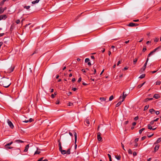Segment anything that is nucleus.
<instances>
[{"instance_id":"nucleus-1","label":"nucleus","mask_w":161,"mask_h":161,"mask_svg":"<svg viewBox=\"0 0 161 161\" xmlns=\"http://www.w3.org/2000/svg\"><path fill=\"white\" fill-rule=\"evenodd\" d=\"M11 79L9 78L3 77L0 81V85L4 87L8 88L11 85Z\"/></svg>"},{"instance_id":"nucleus-58","label":"nucleus","mask_w":161,"mask_h":161,"mask_svg":"<svg viewBox=\"0 0 161 161\" xmlns=\"http://www.w3.org/2000/svg\"><path fill=\"white\" fill-rule=\"evenodd\" d=\"M146 136H143L142 138V140H144L146 138Z\"/></svg>"},{"instance_id":"nucleus-62","label":"nucleus","mask_w":161,"mask_h":161,"mask_svg":"<svg viewBox=\"0 0 161 161\" xmlns=\"http://www.w3.org/2000/svg\"><path fill=\"white\" fill-rule=\"evenodd\" d=\"M158 69L157 70L152 71L151 72L152 74H154L157 71H158Z\"/></svg>"},{"instance_id":"nucleus-42","label":"nucleus","mask_w":161,"mask_h":161,"mask_svg":"<svg viewBox=\"0 0 161 161\" xmlns=\"http://www.w3.org/2000/svg\"><path fill=\"white\" fill-rule=\"evenodd\" d=\"M41 152L40 151H36L35 153L34 154H39Z\"/></svg>"},{"instance_id":"nucleus-13","label":"nucleus","mask_w":161,"mask_h":161,"mask_svg":"<svg viewBox=\"0 0 161 161\" xmlns=\"http://www.w3.org/2000/svg\"><path fill=\"white\" fill-rule=\"evenodd\" d=\"M146 83V82H144L143 83L138 85L137 87V89H138L141 88Z\"/></svg>"},{"instance_id":"nucleus-46","label":"nucleus","mask_w":161,"mask_h":161,"mask_svg":"<svg viewBox=\"0 0 161 161\" xmlns=\"http://www.w3.org/2000/svg\"><path fill=\"white\" fill-rule=\"evenodd\" d=\"M159 39L158 38H155L154 39V41L155 42H157L158 41Z\"/></svg>"},{"instance_id":"nucleus-59","label":"nucleus","mask_w":161,"mask_h":161,"mask_svg":"<svg viewBox=\"0 0 161 161\" xmlns=\"http://www.w3.org/2000/svg\"><path fill=\"white\" fill-rule=\"evenodd\" d=\"M121 61L119 60L118 62L117 65V66L119 65V64H120L121 63Z\"/></svg>"},{"instance_id":"nucleus-47","label":"nucleus","mask_w":161,"mask_h":161,"mask_svg":"<svg viewBox=\"0 0 161 161\" xmlns=\"http://www.w3.org/2000/svg\"><path fill=\"white\" fill-rule=\"evenodd\" d=\"M133 155L134 156H136L137 155L136 153V152H134L133 153Z\"/></svg>"},{"instance_id":"nucleus-19","label":"nucleus","mask_w":161,"mask_h":161,"mask_svg":"<svg viewBox=\"0 0 161 161\" xmlns=\"http://www.w3.org/2000/svg\"><path fill=\"white\" fill-rule=\"evenodd\" d=\"M40 1V0H36L31 2V3L32 4H35L36 3H38Z\"/></svg>"},{"instance_id":"nucleus-15","label":"nucleus","mask_w":161,"mask_h":161,"mask_svg":"<svg viewBox=\"0 0 161 161\" xmlns=\"http://www.w3.org/2000/svg\"><path fill=\"white\" fill-rule=\"evenodd\" d=\"M61 152L62 154H66V151L65 150H62V149L61 150H59Z\"/></svg>"},{"instance_id":"nucleus-33","label":"nucleus","mask_w":161,"mask_h":161,"mask_svg":"<svg viewBox=\"0 0 161 161\" xmlns=\"http://www.w3.org/2000/svg\"><path fill=\"white\" fill-rule=\"evenodd\" d=\"M147 50L146 47V46H144L142 49V52H144Z\"/></svg>"},{"instance_id":"nucleus-17","label":"nucleus","mask_w":161,"mask_h":161,"mask_svg":"<svg viewBox=\"0 0 161 161\" xmlns=\"http://www.w3.org/2000/svg\"><path fill=\"white\" fill-rule=\"evenodd\" d=\"M155 111L153 108H152L149 110V112L151 113V114H153Z\"/></svg>"},{"instance_id":"nucleus-52","label":"nucleus","mask_w":161,"mask_h":161,"mask_svg":"<svg viewBox=\"0 0 161 161\" xmlns=\"http://www.w3.org/2000/svg\"><path fill=\"white\" fill-rule=\"evenodd\" d=\"M97 67V65H96V64L94 65L93 67V69H96V68Z\"/></svg>"},{"instance_id":"nucleus-34","label":"nucleus","mask_w":161,"mask_h":161,"mask_svg":"<svg viewBox=\"0 0 161 161\" xmlns=\"http://www.w3.org/2000/svg\"><path fill=\"white\" fill-rule=\"evenodd\" d=\"M70 148H69L68 150L67 151H66V154H69L70 153Z\"/></svg>"},{"instance_id":"nucleus-25","label":"nucleus","mask_w":161,"mask_h":161,"mask_svg":"<svg viewBox=\"0 0 161 161\" xmlns=\"http://www.w3.org/2000/svg\"><path fill=\"white\" fill-rule=\"evenodd\" d=\"M161 141V138H158L156 142L155 143V144L156 143H158L159 142H160Z\"/></svg>"},{"instance_id":"nucleus-64","label":"nucleus","mask_w":161,"mask_h":161,"mask_svg":"<svg viewBox=\"0 0 161 161\" xmlns=\"http://www.w3.org/2000/svg\"><path fill=\"white\" fill-rule=\"evenodd\" d=\"M153 134H152L151 135H148L147 136L148 137H152L153 136Z\"/></svg>"},{"instance_id":"nucleus-40","label":"nucleus","mask_w":161,"mask_h":161,"mask_svg":"<svg viewBox=\"0 0 161 161\" xmlns=\"http://www.w3.org/2000/svg\"><path fill=\"white\" fill-rule=\"evenodd\" d=\"M5 2V0H3L2 2H1L0 3V6L3 5L4 3Z\"/></svg>"},{"instance_id":"nucleus-6","label":"nucleus","mask_w":161,"mask_h":161,"mask_svg":"<svg viewBox=\"0 0 161 161\" xmlns=\"http://www.w3.org/2000/svg\"><path fill=\"white\" fill-rule=\"evenodd\" d=\"M128 94H125V92H124L123 93V96H122V102H123L124 101L125 97L128 95Z\"/></svg>"},{"instance_id":"nucleus-36","label":"nucleus","mask_w":161,"mask_h":161,"mask_svg":"<svg viewBox=\"0 0 161 161\" xmlns=\"http://www.w3.org/2000/svg\"><path fill=\"white\" fill-rule=\"evenodd\" d=\"M114 96L113 95H112L110 97H109V101H111V100H112L113 99H114Z\"/></svg>"},{"instance_id":"nucleus-7","label":"nucleus","mask_w":161,"mask_h":161,"mask_svg":"<svg viewBox=\"0 0 161 161\" xmlns=\"http://www.w3.org/2000/svg\"><path fill=\"white\" fill-rule=\"evenodd\" d=\"M84 124L88 126L90 124L89 119H88L87 118L84 121Z\"/></svg>"},{"instance_id":"nucleus-12","label":"nucleus","mask_w":161,"mask_h":161,"mask_svg":"<svg viewBox=\"0 0 161 161\" xmlns=\"http://www.w3.org/2000/svg\"><path fill=\"white\" fill-rule=\"evenodd\" d=\"M159 147V145H157L155 146V147L154 148V151L155 152L158 150Z\"/></svg>"},{"instance_id":"nucleus-30","label":"nucleus","mask_w":161,"mask_h":161,"mask_svg":"<svg viewBox=\"0 0 161 161\" xmlns=\"http://www.w3.org/2000/svg\"><path fill=\"white\" fill-rule=\"evenodd\" d=\"M100 99L101 100V101H105L106 100V98L104 97H100Z\"/></svg>"},{"instance_id":"nucleus-3","label":"nucleus","mask_w":161,"mask_h":161,"mask_svg":"<svg viewBox=\"0 0 161 161\" xmlns=\"http://www.w3.org/2000/svg\"><path fill=\"white\" fill-rule=\"evenodd\" d=\"M101 133L100 132H98L97 133V140L99 141L102 142V137L101 136Z\"/></svg>"},{"instance_id":"nucleus-16","label":"nucleus","mask_w":161,"mask_h":161,"mask_svg":"<svg viewBox=\"0 0 161 161\" xmlns=\"http://www.w3.org/2000/svg\"><path fill=\"white\" fill-rule=\"evenodd\" d=\"M29 148V144H28L26 145L25 147V149L24 150V152H26L28 151V148Z\"/></svg>"},{"instance_id":"nucleus-27","label":"nucleus","mask_w":161,"mask_h":161,"mask_svg":"<svg viewBox=\"0 0 161 161\" xmlns=\"http://www.w3.org/2000/svg\"><path fill=\"white\" fill-rule=\"evenodd\" d=\"M5 148L7 150H8V149H11V148H13V147H10L9 146H5Z\"/></svg>"},{"instance_id":"nucleus-37","label":"nucleus","mask_w":161,"mask_h":161,"mask_svg":"<svg viewBox=\"0 0 161 161\" xmlns=\"http://www.w3.org/2000/svg\"><path fill=\"white\" fill-rule=\"evenodd\" d=\"M148 60H149V58H147V59L146 61V62H145V64H144V66H145V67L146 66Z\"/></svg>"},{"instance_id":"nucleus-21","label":"nucleus","mask_w":161,"mask_h":161,"mask_svg":"<svg viewBox=\"0 0 161 161\" xmlns=\"http://www.w3.org/2000/svg\"><path fill=\"white\" fill-rule=\"evenodd\" d=\"M146 67L143 66V67L142 68V69L140 70V71H141V73H142V72L143 71H144L146 69Z\"/></svg>"},{"instance_id":"nucleus-22","label":"nucleus","mask_w":161,"mask_h":161,"mask_svg":"<svg viewBox=\"0 0 161 161\" xmlns=\"http://www.w3.org/2000/svg\"><path fill=\"white\" fill-rule=\"evenodd\" d=\"M115 158L118 160H120V159L121 157L120 155H116L115 156Z\"/></svg>"},{"instance_id":"nucleus-29","label":"nucleus","mask_w":161,"mask_h":161,"mask_svg":"<svg viewBox=\"0 0 161 161\" xmlns=\"http://www.w3.org/2000/svg\"><path fill=\"white\" fill-rule=\"evenodd\" d=\"M13 143V141L11 142L10 143H8L5 145V146H9Z\"/></svg>"},{"instance_id":"nucleus-14","label":"nucleus","mask_w":161,"mask_h":161,"mask_svg":"<svg viewBox=\"0 0 161 161\" xmlns=\"http://www.w3.org/2000/svg\"><path fill=\"white\" fill-rule=\"evenodd\" d=\"M153 97L154 98L156 99H158L160 97V96L158 94H155L153 96Z\"/></svg>"},{"instance_id":"nucleus-35","label":"nucleus","mask_w":161,"mask_h":161,"mask_svg":"<svg viewBox=\"0 0 161 161\" xmlns=\"http://www.w3.org/2000/svg\"><path fill=\"white\" fill-rule=\"evenodd\" d=\"M14 28V25H12L11 26L10 28V31H13V30Z\"/></svg>"},{"instance_id":"nucleus-63","label":"nucleus","mask_w":161,"mask_h":161,"mask_svg":"<svg viewBox=\"0 0 161 161\" xmlns=\"http://www.w3.org/2000/svg\"><path fill=\"white\" fill-rule=\"evenodd\" d=\"M77 88L75 87L73 88L72 90L74 91H75L77 90Z\"/></svg>"},{"instance_id":"nucleus-23","label":"nucleus","mask_w":161,"mask_h":161,"mask_svg":"<svg viewBox=\"0 0 161 161\" xmlns=\"http://www.w3.org/2000/svg\"><path fill=\"white\" fill-rule=\"evenodd\" d=\"M160 47H158L154 49L152 52H153V53H154L156 52L157 50H158L160 48Z\"/></svg>"},{"instance_id":"nucleus-53","label":"nucleus","mask_w":161,"mask_h":161,"mask_svg":"<svg viewBox=\"0 0 161 161\" xmlns=\"http://www.w3.org/2000/svg\"><path fill=\"white\" fill-rule=\"evenodd\" d=\"M138 140H139V138H136L135 140V143H137V142L138 141Z\"/></svg>"},{"instance_id":"nucleus-24","label":"nucleus","mask_w":161,"mask_h":161,"mask_svg":"<svg viewBox=\"0 0 161 161\" xmlns=\"http://www.w3.org/2000/svg\"><path fill=\"white\" fill-rule=\"evenodd\" d=\"M122 102V101H119L116 105V107H119V105H121V103Z\"/></svg>"},{"instance_id":"nucleus-48","label":"nucleus","mask_w":161,"mask_h":161,"mask_svg":"<svg viewBox=\"0 0 161 161\" xmlns=\"http://www.w3.org/2000/svg\"><path fill=\"white\" fill-rule=\"evenodd\" d=\"M33 120H34L32 118H30V119L29 120H28V121H29V122H31L32 121H33Z\"/></svg>"},{"instance_id":"nucleus-44","label":"nucleus","mask_w":161,"mask_h":161,"mask_svg":"<svg viewBox=\"0 0 161 161\" xmlns=\"http://www.w3.org/2000/svg\"><path fill=\"white\" fill-rule=\"evenodd\" d=\"M128 153L129 154H132V151L131 149H129L128 150Z\"/></svg>"},{"instance_id":"nucleus-39","label":"nucleus","mask_w":161,"mask_h":161,"mask_svg":"<svg viewBox=\"0 0 161 161\" xmlns=\"http://www.w3.org/2000/svg\"><path fill=\"white\" fill-rule=\"evenodd\" d=\"M137 60L138 59L137 58H135L134 59V60H133V63L134 64H136V63L137 62Z\"/></svg>"},{"instance_id":"nucleus-41","label":"nucleus","mask_w":161,"mask_h":161,"mask_svg":"<svg viewBox=\"0 0 161 161\" xmlns=\"http://www.w3.org/2000/svg\"><path fill=\"white\" fill-rule=\"evenodd\" d=\"M153 54V52L151 51L147 55V58H148L150 56Z\"/></svg>"},{"instance_id":"nucleus-38","label":"nucleus","mask_w":161,"mask_h":161,"mask_svg":"<svg viewBox=\"0 0 161 161\" xmlns=\"http://www.w3.org/2000/svg\"><path fill=\"white\" fill-rule=\"evenodd\" d=\"M161 84V81H158L156 82V85H159Z\"/></svg>"},{"instance_id":"nucleus-51","label":"nucleus","mask_w":161,"mask_h":161,"mask_svg":"<svg viewBox=\"0 0 161 161\" xmlns=\"http://www.w3.org/2000/svg\"><path fill=\"white\" fill-rule=\"evenodd\" d=\"M121 144L122 147V148H123V149L124 150H125V149L124 148V146L123 145V144L122 143H121Z\"/></svg>"},{"instance_id":"nucleus-32","label":"nucleus","mask_w":161,"mask_h":161,"mask_svg":"<svg viewBox=\"0 0 161 161\" xmlns=\"http://www.w3.org/2000/svg\"><path fill=\"white\" fill-rule=\"evenodd\" d=\"M30 7V6H24V8H25L27 10L29 9Z\"/></svg>"},{"instance_id":"nucleus-43","label":"nucleus","mask_w":161,"mask_h":161,"mask_svg":"<svg viewBox=\"0 0 161 161\" xmlns=\"http://www.w3.org/2000/svg\"><path fill=\"white\" fill-rule=\"evenodd\" d=\"M90 61V59L89 58H86L85 59V62L86 63H87L89 62Z\"/></svg>"},{"instance_id":"nucleus-31","label":"nucleus","mask_w":161,"mask_h":161,"mask_svg":"<svg viewBox=\"0 0 161 161\" xmlns=\"http://www.w3.org/2000/svg\"><path fill=\"white\" fill-rule=\"evenodd\" d=\"M145 129V128H142L139 130V133L140 134H141L142 132V131L144 130Z\"/></svg>"},{"instance_id":"nucleus-5","label":"nucleus","mask_w":161,"mask_h":161,"mask_svg":"<svg viewBox=\"0 0 161 161\" xmlns=\"http://www.w3.org/2000/svg\"><path fill=\"white\" fill-rule=\"evenodd\" d=\"M138 25L137 24L131 22L129 24L128 26L130 27H133L134 26H137Z\"/></svg>"},{"instance_id":"nucleus-4","label":"nucleus","mask_w":161,"mask_h":161,"mask_svg":"<svg viewBox=\"0 0 161 161\" xmlns=\"http://www.w3.org/2000/svg\"><path fill=\"white\" fill-rule=\"evenodd\" d=\"M8 125H9V127L13 129L14 127V126L12 123V122L9 120V119L7 121Z\"/></svg>"},{"instance_id":"nucleus-55","label":"nucleus","mask_w":161,"mask_h":161,"mask_svg":"<svg viewBox=\"0 0 161 161\" xmlns=\"http://www.w3.org/2000/svg\"><path fill=\"white\" fill-rule=\"evenodd\" d=\"M38 53V51L36 50H35L34 52L32 53V54H31V55H33L35 53Z\"/></svg>"},{"instance_id":"nucleus-8","label":"nucleus","mask_w":161,"mask_h":161,"mask_svg":"<svg viewBox=\"0 0 161 161\" xmlns=\"http://www.w3.org/2000/svg\"><path fill=\"white\" fill-rule=\"evenodd\" d=\"M7 18V16L5 14L1 15H0V18L1 19H5Z\"/></svg>"},{"instance_id":"nucleus-18","label":"nucleus","mask_w":161,"mask_h":161,"mask_svg":"<svg viewBox=\"0 0 161 161\" xmlns=\"http://www.w3.org/2000/svg\"><path fill=\"white\" fill-rule=\"evenodd\" d=\"M15 141V142L18 143H22L24 142L23 141L19 139L16 140Z\"/></svg>"},{"instance_id":"nucleus-50","label":"nucleus","mask_w":161,"mask_h":161,"mask_svg":"<svg viewBox=\"0 0 161 161\" xmlns=\"http://www.w3.org/2000/svg\"><path fill=\"white\" fill-rule=\"evenodd\" d=\"M81 77H80V78L78 79V80L77 82H78V83H79V82H80L81 81Z\"/></svg>"},{"instance_id":"nucleus-20","label":"nucleus","mask_w":161,"mask_h":161,"mask_svg":"<svg viewBox=\"0 0 161 161\" xmlns=\"http://www.w3.org/2000/svg\"><path fill=\"white\" fill-rule=\"evenodd\" d=\"M83 13H82L80 14L79 15H78L74 19V21H76L81 16V14H83Z\"/></svg>"},{"instance_id":"nucleus-26","label":"nucleus","mask_w":161,"mask_h":161,"mask_svg":"<svg viewBox=\"0 0 161 161\" xmlns=\"http://www.w3.org/2000/svg\"><path fill=\"white\" fill-rule=\"evenodd\" d=\"M149 107V105H146L144 107V110L145 111L147 110L148 108Z\"/></svg>"},{"instance_id":"nucleus-57","label":"nucleus","mask_w":161,"mask_h":161,"mask_svg":"<svg viewBox=\"0 0 161 161\" xmlns=\"http://www.w3.org/2000/svg\"><path fill=\"white\" fill-rule=\"evenodd\" d=\"M138 119V116H136L134 118V120H137Z\"/></svg>"},{"instance_id":"nucleus-49","label":"nucleus","mask_w":161,"mask_h":161,"mask_svg":"<svg viewBox=\"0 0 161 161\" xmlns=\"http://www.w3.org/2000/svg\"><path fill=\"white\" fill-rule=\"evenodd\" d=\"M154 120L151 121L150 122V125H153L154 124Z\"/></svg>"},{"instance_id":"nucleus-2","label":"nucleus","mask_w":161,"mask_h":161,"mask_svg":"<svg viewBox=\"0 0 161 161\" xmlns=\"http://www.w3.org/2000/svg\"><path fill=\"white\" fill-rule=\"evenodd\" d=\"M73 133H74V135L75 136V149H76L77 147V145L76 144V142H77V135L75 131H74Z\"/></svg>"},{"instance_id":"nucleus-45","label":"nucleus","mask_w":161,"mask_h":161,"mask_svg":"<svg viewBox=\"0 0 161 161\" xmlns=\"http://www.w3.org/2000/svg\"><path fill=\"white\" fill-rule=\"evenodd\" d=\"M4 11V10H3L1 8H0V14L3 13Z\"/></svg>"},{"instance_id":"nucleus-10","label":"nucleus","mask_w":161,"mask_h":161,"mask_svg":"<svg viewBox=\"0 0 161 161\" xmlns=\"http://www.w3.org/2000/svg\"><path fill=\"white\" fill-rule=\"evenodd\" d=\"M58 147H59V150H61L62 149V147L61 146V142L60 141V139L58 140Z\"/></svg>"},{"instance_id":"nucleus-60","label":"nucleus","mask_w":161,"mask_h":161,"mask_svg":"<svg viewBox=\"0 0 161 161\" xmlns=\"http://www.w3.org/2000/svg\"><path fill=\"white\" fill-rule=\"evenodd\" d=\"M20 22V20H19V19H18L16 21V23L17 24H19Z\"/></svg>"},{"instance_id":"nucleus-9","label":"nucleus","mask_w":161,"mask_h":161,"mask_svg":"<svg viewBox=\"0 0 161 161\" xmlns=\"http://www.w3.org/2000/svg\"><path fill=\"white\" fill-rule=\"evenodd\" d=\"M14 67H11L10 68L8 69V72L9 73H10L13 72L14 69Z\"/></svg>"},{"instance_id":"nucleus-28","label":"nucleus","mask_w":161,"mask_h":161,"mask_svg":"<svg viewBox=\"0 0 161 161\" xmlns=\"http://www.w3.org/2000/svg\"><path fill=\"white\" fill-rule=\"evenodd\" d=\"M145 74H143L141 75L139 77V78L141 79H142L145 77Z\"/></svg>"},{"instance_id":"nucleus-61","label":"nucleus","mask_w":161,"mask_h":161,"mask_svg":"<svg viewBox=\"0 0 161 161\" xmlns=\"http://www.w3.org/2000/svg\"><path fill=\"white\" fill-rule=\"evenodd\" d=\"M155 113L157 115H158L159 114V111H155Z\"/></svg>"},{"instance_id":"nucleus-56","label":"nucleus","mask_w":161,"mask_h":161,"mask_svg":"<svg viewBox=\"0 0 161 161\" xmlns=\"http://www.w3.org/2000/svg\"><path fill=\"white\" fill-rule=\"evenodd\" d=\"M59 103V101L58 100L56 102V104H58Z\"/></svg>"},{"instance_id":"nucleus-54","label":"nucleus","mask_w":161,"mask_h":161,"mask_svg":"<svg viewBox=\"0 0 161 161\" xmlns=\"http://www.w3.org/2000/svg\"><path fill=\"white\" fill-rule=\"evenodd\" d=\"M73 105V103H68V106H71Z\"/></svg>"},{"instance_id":"nucleus-11","label":"nucleus","mask_w":161,"mask_h":161,"mask_svg":"<svg viewBox=\"0 0 161 161\" xmlns=\"http://www.w3.org/2000/svg\"><path fill=\"white\" fill-rule=\"evenodd\" d=\"M148 128L150 130H155L156 128H155L154 129H153L152 127L151 126V125L149 124L147 125Z\"/></svg>"}]
</instances>
